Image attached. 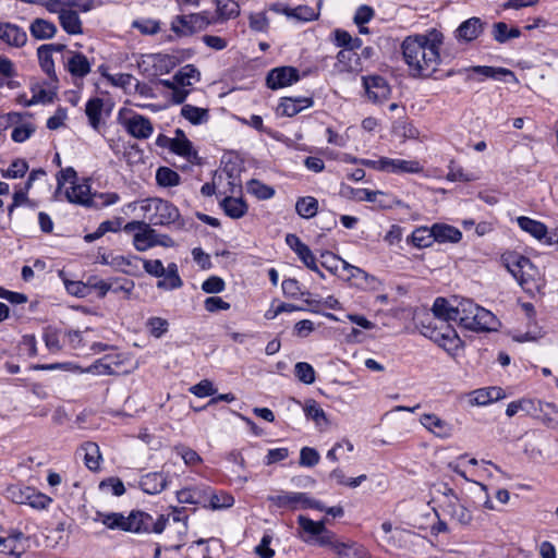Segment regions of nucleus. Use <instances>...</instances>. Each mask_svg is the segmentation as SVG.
I'll return each mask as SVG.
<instances>
[{
    "label": "nucleus",
    "mask_w": 558,
    "mask_h": 558,
    "mask_svg": "<svg viewBox=\"0 0 558 558\" xmlns=\"http://www.w3.org/2000/svg\"><path fill=\"white\" fill-rule=\"evenodd\" d=\"M444 35L432 29L426 35L408 36L401 45L404 62L414 77L432 75L440 62Z\"/></svg>",
    "instance_id": "obj_1"
},
{
    "label": "nucleus",
    "mask_w": 558,
    "mask_h": 558,
    "mask_svg": "<svg viewBox=\"0 0 558 558\" xmlns=\"http://www.w3.org/2000/svg\"><path fill=\"white\" fill-rule=\"evenodd\" d=\"M432 311L435 315L451 318L459 326L471 331L483 332L495 329V315L470 299L454 298L449 302L444 298H437Z\"/></svg>",
    "instance_id": "obj_2"
},
{
    "label": "nucleus",
    "mask_w": 558,
    "mask_h": 558,
    "mask_svg": "<svg viewBox=\"0 0 558 558\" xmlns=\"http://www.w3.org/2000/svg\"><path fill=\"white\" fill-rule=\"evenodd\" d=\"M96 521H100L110 530H120L133 533H161L168 522L163 514L156 520L144 511H132L128 517L119 512H97Z\"/></svg>",
    "instance_id": "obj_3"
},
{
    "label": "nucleus",
    "mask_w": 558,
    "mask_h": 558,
    "mask_svg": "<svg viewBox=\"0 0 558 558\" xmlns=\"http://www.w3.org/2000/svg\"><path fill=\"white\" fill-rule=\"evenodd\" d=\"M501 262L527 294L534 296L541 292L544 280L527 257L517 252H506L501 255Z\"/></svg>",
    "instance_id": "obj_4"
},
{
    "label": "nucleus",
    "mask_w": 558,
    "mask_h": 558,
    "mask_svg": "<svg viewBox=\"0 0 558 558\" xmlns=\"http://www.w3.org/2000/svg\"><path fill=\"white\" fill-rule=\"evenodd\" d=\"M201 73L193 64L182 66L172 78L160 80L159 83L169 89L168 97L174 104H183L195 83L199 82Z\"/></svg>",
    "instance_id": "obj_5"
},
{
    "label": "nucleus",
    "mask_w": 558,
    "mask_h": 558,
    "mask_svg": "<svg viewBox=\"0 0 558 558\" xmlns=\"http://www.w3.org/2000/svg\"><path fill=\"white\" fill-rule=\"evenodd\" d=\"M142 209L153 211L149 222L154 226H177L182 229L185 223L177 206L161 198H148L144 202Z\"/></svg>",
    "instance_id": "obj_6"
},
{
    "label": "nucleus",
    "mask_w": 558,
    "mask_h": 558,
    "mask_svg": "<svg viewBox=\"0 0 558 558\" xmlns=\"http://www.w3.org/2000/svg\"><path fill=\"white\" fill-rule=\"evenodd\" d=\"M298 523L304 533V536H300L305 543L331 548L337 538L336 534L326 527L325 520L313 521L305 515H299Z\"/></svg>",
    "instance_id": "obj_7"
},
{
    "label": "nucleus",
    "mask_w": 558,
    "mask_h": 558,
    "mask_svg": "<svg viewBox=\"0 0 558 558\" xmlns=\"http://www.w3.org/2000/svg\"><path fill=\"white\" fill-rule=\"evenodd\" d=\"M267 500L277 508L294 511L298 509L324 510V505L311 498L306 493L280 492L267 497Z\"/></svg>",
    "instance_id": "obj_8"
},
{
    "label": "nucleus",
    "mask_w": 558,
    "mask_h": 558,
    "mask_svg": "<svg viewBox=\"0 0 558 558\" xmlns=\"http://www.w3.org/2000/svg\"><path fill=\"white\" fill-rule=\"evenodd\" d=\"M210 24L206 12L178 15L171 22V29L179 36H185L199 32Z\"/></svg>",
    "instance_id": "obj_9"
},
{
    "label": "nucleus",
    "mask_w": 558,
    "mask_h": 558,
    "mask_svg": "<svg viewBox=\"0 0 558 558\" xmlns=\"http://www.w3.org/2000/svg\"><path fill=\"white\" fill-rule=\"evenodd\" d=\"M119 122L131 136L137 140H146L150 137L154 132L150 120L138 113H134L129 118H124L120 114Z\"/></svg>",
    "instance_id": "obj_10"
},
{
    "label": "nucleus",
    "mask_w": 558,
    "mask_h": 558,
    "mask_svg": "<svg viewBox=\"0 0 558 558\" xmlns=\"http://www.w3.org/2000/svg\"><path fill=\"white\" fill-rule=\"evenodd\" d=\"M300 80L299 70L293 66H280L272 69L266 78L270 89H279L296 83Z\"/></svg>",
    "instance_id": "obj_11"
},
{
    "label": "nucleus",
    "mask_w": 558,
    "mask_h": 558,
    "mask_svg": "<svg viewBox=\"0 0 558 558\" xmlns=\"http://www.w3.org/2000/svg\"><path fill=\"white\" fill-rule=\"evenodd\" d=\"M363 85L368 99L373 102H383L390 97V86L383 76H364Z\"/></svg>",
    "instance_id": "obj_12"
},
{
    "label": "nucleus",
    "mask_w": 558,
    "mask_h": 558,
    "mask_svg": "<svg viewBox=\"0 0 558 558\" xmlns=\"http://www.w3.org/2000/svg\"><path fill=\"white\" fill-rule=\"evenodd\" d=\"M170 150L183 158L190 163L199 165L197 151L193 148L192 142L185 136L181 129L175 130V137L171 141Z\"/></svg>",
    "instance_id": "obj_13"
},
{
    "label": "nucleus",
    "mask_w": 558,
    "mask_h": 558,
    "mask_svg": "<svg viewBox=\"0 0 558 558\" xmlns=\"http://www.w3.org/2000/svg\"><path fill=\"white\" fill-rule=\"evenodd\" d=\"M287 245L298 255L301 262L311 270L318 271L316 258L308 245L303 243L301 239L293 233L286 235Z\"/></svg>",
    "instance_id": "obj_14"
},
{
    "label": "nucleus",
    "mask_w": 558,
    "mask_h": 558,
    "mask_svg": "<svg viewBox=\"0 0 558 558\" xmlns=\"http://www.w3.org/2000/svg\"><path fill=\"white\" fill-rule=\"evenodd\" d=\"M0 40L10 47L21 48L27 43V34L16 24L0 22Z\"/></svg>",
    "instance_id": "obj_15"
},
{
    "label": "nucleus",
    "mask_w": 558,
    "mask_h": 558,
    "mask_svg": "<svg viewBox=\"0 0 558 558\" xmlns=\"http://www.w3.org/2000/svg\"><path fill=\"white\" fill-rule=\"evenodd\" d=\"M448 501L444 505L442 510L453 520L462 525H466L472 520L471 512L459 501L451 488L446 494Z\"/></svg>",
    "instance_id": "obj_16"
},
{
    "label": "nucleus",
    "mask_w": 558,
    "mask_h": 558,
    "mask_svg": "<svg viewBox=\"0 0 558 558\" xmlns=\"http://www.w3.org/2000/svg\"><path fill=\"white\" fill-rule=\"evenodd\" d=\"M485 23L480 17H470L462 22L456 29L458 41L471 43L475 40L484 31Z\"/></svg>",
    "instance_id": "obj_17"
},
{
    "label": "nucleus",
    "mask_w": 558,
    "mask_h": 558,
    "mask_svg": "<svg viewBox=\"0 0 558 558\" xmlns=\"http://www.w3.org/2000/svg\"><path fill=\"white\" fill-rule=\"evenodd\" d=\"M421 424L440 438H448L452 434V426L447 421L441 420L435 414H423Z\"/></svg>",
    "instance_id": "obj_18"
},
{
    "label": "nucleus",
    "mask_w": 558,
    "mask_h": 558,
    "mask_svg": "<svg viewBox=\"0 0 558 558\" xmlns=\"http://www.w3.org/2000/svg\"><path fill=\"white\" fill-rule=\"evenodd\" d=\"M168 483L167 475L162 472H151L143 475L140 481L142 490L149 495L161 493Z\"/></svg>",
    "instance_id": "obj_19"
},
{
    "label": "nucleus",
    "mask_w": 558,
    "mask_h": 558,
    "mask_svg": "<svg viewBox=\"0 0 558 558\" xmlns=\"http://www.w3.org/2000/svg\"><path fill=\"white\" fill-rule=\"evenodd\" d=\"M313 104L311 97H284L280 101L279 109L282 116L294 117L303 109L312 107Z\"/></svg>",
    "instance_id": "obj_20"
},
{
    "label": "nucleus",
    "mask_w": 558,
    "mask_h": 558,
    "mask_svg": "<svg viewBox=\"0 0 558 558\" xmlns=\"http://www.w3.org/2000/svg\"><path fill=\"white\" fill-rule=\"evenodd\" d=\"M450 322L453 320L434 314V317L427 324L422 323L421 333L426 338H428V332H433V335L439 332V336H441V333H457L456 329L450 325Z\"/></svg>",
    "instance_id": "obj_21"
},
{
    "label": "nucleus",
    "mask_w": 558,
    "mask_h": 558,
    "mask_svg": "<svg viewBox=\"0 0 558 558\" xmlns=\"http://www.w3.org/2000/svg\"><path fill=\"white\" fill-rule=\"evenodd\" d=\"M466 72L472 74H478L486 78L493 80H506L507 77H511L513 82H517L515 74L506 68H494L488 65H474L465 69Z\"/></svg>",
    "instance_id": "obj_22"
},
{
    "label": "nucleus",
    "mask_w": 558,
    "mask_h": 558,
    "mask_svg": "<svg viewBox=\"0 0 558 558\" xmlns=\"http://www.w3.org/2000/svg\"><path fill=\"white\" fill-rule=\"evenodd\" d=\"M65 66L72 76L84 77L90 72L88 59L81 52H69Z\"/></svg>",
    "instance_id": "obj_23"
},
{
    "label": "nucleus",
    "mask_w": 558,
    "mask_h": 558,
    "mask_svg": "<svg viewBox=\"0 0 558 558\" xmlns=\"http://www.w3.org/2000/svg\"><path fill=\"white\" fill-rule=\"evenodd\" d=\"M335 68L339 72H354L361 68L360 56L352 49H342L337 54Z\"/></svg>",
    "instance_id": "obj_24"
},
{
    "label": "nucleus",
    "mask_w": 558,
    "mask_h": 558,
    "mask_svg": "<svg viewBox=\"0 0 558 558\" xmlns=\"http://www.w3.org/2000/svg\"><path fill=\"white\" fill-rule=\"evenodd\" d=\"M205 499V508L213 510L229 508L234 504V498L231 495L225 492H216L209 486H206Z\"/></svg>",
    "instance_id": "obj_25"
},
{
    "label": "nucleus",
    "mask_w": 558,
    "mask_h": 558,
    "mask_svg": "<svg viewBox=\"0 0 558 558\" xmlns=\"http://www.w3.org/2000/svg\"><path fill=\"white\" fill-rule=\"evenodd\" d=\"M65 197L70 203L90 206V185L88 183H74L65 191Z\"/></svg>",
    "instance_id": "obj_26"
},
{
    "label": "nucleus",
    "mask_w": 558,
    "mask_h": 558,
    "mask_svg": "<svg viewBox=\"0 0 558 558\" xmlns=\"http://www.w3.org/2000/svg\"><path fill=\"white\" fill-rule=\"evenodd\" d=\"M432 232H434L435 242L439 243H458L462 238V233L458 228L446 223H434Z\"/></svg>",
    "instance_id": "obj_27"
},
{
    "label": "nucleus",
    "mask_w": 558,
    "mask_h": 558,
    "mask_svg": "<svg viewBox=\"0 0 558 558\" xmlns=\"http://www.w3.org/2000/svg\"><path fill=\"white\" fill-rule=\"evenodd\" d=\"M205 493L206 486L186 487L177 493V498L180 504H191L205 508Z\"/></svg>",
    "instance_id": "obj_28"
},
{
    "label": "nucleus",
    "mask_w": 558,
    "mask_h": 558,
    "mask_svg": "<svg viewBox=\"0 0 558 558\" xmlns=\"http://www.w3.org/2000/svg\"><path fill=\"white\" fill-rule=\"evenodd\" d=\"M156 236L157 231L153 229L149 223H147L145 229L140 230V232H135L133 234L134 247L138 252H144L150 247H154L157 245Z\"/></svg>",
    "instance_id": "obj_29"
},
{
    "label": "nucleus",
    "mask_w": 558,
    "mask_h": 558,
    "mask_svg": "<svg viewBox=\"0 0 558 558\" xmlns=\"http://www.w3.org/2000/svg\"><path fill=\"white\" fill-rule=\"evenodd\" d=\"M29 32L35 39H50L56 35L57 26L52 22L38 17L31 23Z\"/></svg>",
    "instance_id": "obj_30"
},
{
    "label": "nucleus",
    "mask_w": 558,
    "mask_h": 558,
    "mask_svg": "<svg viewBox=\"0 0 558 558\" xmlns=\"http://www.w3.org/2000/svg\"><path fill=\"white\" fill-rule=\"evenodd\" d=\"M104 111V99L99 97L90 98L85 106V113L89 125L98 131L101 124V116Z\"/></svg>",
    "instance_id": "obj_31"
},
{
    "label": "nucleus",
    "mask_w": 558,
    "mask_h": 558,
    "mask_svg": "<svg viewBox=\"0 0 558 558\" xmlns=\"http://www.w3.org/2000/svg\"><path fill=\"white\" fill-rule=\"evenodd\" d=\"M423 166L417 160L388 158L387 172L391 173H421Z\"/></svg>",
    "instance_id": "obj_32"
},
{
    "label": "nucleus",
    "mask_w": 558,
    "mask_h": 558,
    "mask_svg": "<svg viewBox=\"0 0 558 558\" xmlns=\"http://www.w3.org/2000/svg\"><path fill=\"white\" fill-rule=\"evenodd\" d=\"M61 27L70 35H78L83 33L82 21L76 11L68 8L59 16Z\"/></svg>",
    "instance_id": "obj_33"
},
{
    "label": "nucleus",
    "mask_w": 558,
    "mask_h": 558,
    "mask_svg": "<svg viewBox=\"0 0 558 558\" xmlns=\"http://www.w3.org/2000/svg\"><path fill=\"white\" fill-rule=\"evenodd\" d=\"M220 206L232 219H240L247 213V205L242 198L227 196L220 202Z\"/></svg>",
    "instance_id": "obj_34"
},
{
    "label": "nucleus",
    "mask_w": 558,
    "mask_h": 558,
    "mask_svg": "<svg viewBox=\"0 0 558 558\" xmlns=\"http://www.w3.org/2000/svg\"><path fill=\"white\" fill-rule=\"evenodd\" d=\"M504 397V390L499 387L482 388L473 391L471 403L476 405H486Z\"/></svg>",
    "instance_id": "obj_35"
},
{
    "label": "nucleus",
    "mask_w": 558,
    "mask_h": 558,
    "mask_svg": "<svg viewBox=\"0 0 558 558\" xmlns=\"http://www.w3.org/2000/svg\"><path fill=\"white\" fill-rule=\"evenodd\" d=\"M517 222L523 231L530 233L535 239H546L547 227L543 222L531 219L525 216L518 217Z\"/></svg>",
    "instance_id": "obj_36"
},
{
    "label": "nucleus",
    "mask_w": 558,
    "mask_h": 558,
    "mask_svg": "<svg viewBox=\"0 0 558 558\" xmlns=\"http://www.w3.org/2000/svg\"><path fill=\"white\" fill-rule=\"evenodd\" d=\"M80 451L84 452V463L90 471H97L100 465L101 453L96 442L87 441L83 444Z\"/></svg>",
    "instance_id": "obj_37"
},
{
    "label": "nucleus",
    "mask_w": 558,
    "mask_h": 558,
    "mask_svg": "<svg viewBox=\"0 0 558 558\" xmlns=\"http://www.w3.org/2000/svg\"><path fill=\"white\" fill-rule=\"evenodd\" d=\"M181 116L194 125L206 123L209 120L208 109L192 105H183Z\"/></svg>",
    "instance_id": "obj_38"
},
{
    "label": "nucleus",
    "mask_w": 558,
    "mask_h": 558,
    "mask_svg": "<svg viewBox=\"0 0 558 558\" xmlns=\"http://www.w3.org/2000/svg\"><path fill=\"white\" fill-rule=\"evenodd\" d=\"M492 35L497 43L504 44L509 39L520 37L521 31L518 27L509 28L505 22H497L493 24Z\"/></svg>",
    "instance_id": "obj_39"
},
{
    "label": "nucleus",
    "mask_w": 558,
    "mask_h": 558,
    "mask_svg": "<svg viewBox=\"0 0 558 558\" xmlns=\"http://www.w3.org/2000/svg\"><path fill=\"white\" fill-rule=\"evenodd\" d=\"M162 277L163 279L159 280L157 283L158 288L173 290L181 288L183 284L178 272V266L174 263H170L167 269L165 268V275Z\"/></svg>",
    "instance_id": "obj_40"
},
{
    "label": "nucleus",
    "mask_w": 558,
    "mask_h": 558,
    "mask_svg": "<svg viewBox=\"0 0 558 558\" xmlns=\"http://www.w3.org/2000/svg\"><path fill=\"white\" fill-rule=\"evenodd\" d=\"M428 338L430 340H433L435 343H437L439 347H441L444 350H446L447 352H453L456 351L459 347H460V343H461V340L458 336V333H452V335H448V333H441V336H439V332H435V335H433V332H428Z\"/></svg>",
    "instance_id": "obj_41"
},
{
    "label": "nucleus",
    "mask_w": 558,
    "mask_h": 558,
    "mask_svg": "<svg viewBox=\"0 0 558 558\" xmlns=\"http://www.w3.org/2000/svg\"><path fill=\"white\" fill-rule=\"evenodd\" d=\"M295 210L302 218H313L317 214L318 202L312 196L300 197L296 201Z\"/></svg>",
    "instance_id": "obj_42"
},
{
    "label": "nucleus",
    "mask_w": 558,
    "mask_h": 558,
    "mask_svg": "<svg viewBox=\"0 0 558 558\" xmlns=\"http://www.w3.org/2000/svg\"><path fill=\"white\" fill-rule=\"evenodd\" d=\"M411 242L415 247L418 248L429 247L435 242L432 227L416 228L411 234Z\"/></svg>",
    "instance_id": "obj_43"
},
{
    "label": "nucleus",
    "mask_w": 558,
    "mask_h": 558,
    "mask_svg": "<svg viewBox=\"0 0 558 558\" xmlns=\"http://www.w3.org/2000/svg\"><path fill=\"white\" fill-rule=\"evenodd\" d=\"M180 180L179 173L168 167H160L156 172V181L163 187L177 186Z\"/></svg>",
    "instance_id": "obj_44"
},
{
    "label": "nucleus",
    "mask_w": 558,
    "mask_h": 558,
    "mask_svg": "<svg viewBox=\"0 0 558 558\" xmlns=\"http://www.w3.org/2000/svg\"><path fill=\"white\" fill-rule=\"evenodd\" d=\"M304 413L305 416L308 420L314 421L317 426H320L323 423H327L326 413L315 400L306 401L304 405Z\"/></svg>",
    "instance_id": "obj_45"
},
{
    "label": "nucleus",
    "mask_w": 558,
    "mask_h": 558,
    "mask_svg": "<svg viewBox=\"0 0 558 558\" xmlns=\"http://www.w3.org/2000/svg\"><path fill=\"white\" fill-rule=\"evenodd\" d=\"M37 56L43 71L52 80H57L52 53L46 47H38Z\"/></svg>",
    "instance_id": "obj_46"
},
{
    "label": "nucleus",
    "mask_w": 558,
    "mask_h": 558,
    "mask_svg": "<svg viewBox=\"0 0 558 558\" xmlns=\"http://www.w3.org/2000/svg\"><path fill=\"white\" fill-rule=\"evenodd\" d=\"M446 179L451 182H472L477 180V177L473 172L464 171L462 167H459L451 161Z\"/></svg>",
    "instance_id": "obj_47"
},
{
    "label": "nucleus",
    "mask_w": 558,
    "mask_h": 558,
    "mask_svg": "<svg viewBox=\"0 0 558 558\" xmlns=\"http://www.w3.org/2000/svg\"><path fill=\"white\" fill-rule=\"evenodd\" d=\"M248 27L255 33H267L269 20L265 12H255L248 15Z\"/></svg>",
    "instance_id": "obj_48"
},
{
    "label": "nucleus",
    "mask_w": 558,
    "mask_h": 558,
    "mask_svg": "<svg viewBox=\"0 0 558 558\" xmlns=\"http://www.w3.org/2000/svg\"><path fill=\"white\" fill-rule=\"evenodd\" d=\"M247 191L259 199H268L275 194V190L271 186L266 185L258 180H251L247 183Z\"/></svg>",
    "instance_id": "obj_49"
},
{
    "label": "nucleus",
    "mask_w": 558,
    "mask_h": 558,
    "mask_svg": "<svg viewBox=\"0 0 558 558\" xmlns=\"http://www.w3.org/2000/svg\"><path fill=\"white\" fill-rule=\"evenodd\" d=\"M294 374L300 381L306 385H311L315 381V371L313 366L306 362L296 363Z\"/></svg>",
    "instance_id": "obj_50"
},
{
    "label": "nucleus",
    "mask_w": 558,
    "mask_h": 558,
    "mask_svg": "<svg viewBox=\"0 0 558 558\" xmlns=\"http://www.w3.org/2000/svg\"><path fill=\"white\" fill-rule=\"evenodd\" d=\"M217 12L222 19H232L240 13L239 4L233 0H218Z\"/></svg>",
    "instance_id": "obj_51"
},
{
    "label": "nucleus",
    "mask_w": 558,
    "mask_h": 558,
    "mask_svg": "<svg viewBox=\"0 0 558 558\" xmlns=\"http://www.w3.org/2000/svg\"><path fill=\"white\" fill-rule=\"evenodd\" d=\"M28 170V163L24 159H15L7 170H2V175L9 179L23 178Z\"/></svg>",
    "instance_id": "obj_52"
},
{
    "label": "nucleus",
    "mask_w": 558,
    "mask_h": 558,
    "mask_svg": "<svg viewBox=\"0 0 558 558\" xmlns=\"http://www.w3.org/2000/svg\"><path fill=\"white\" fill-rule=\"evenodd\" d=\"M174 451L178 456H180L183 459L186 465H196L203 461L201 456L195 450L184 445L175 446Z\"/></svg>",
    "instance_id": "obj_53"
},
{
    "label": "nucleus",
    "mask_w": 558,
    "mask_h": 558,
    "mask_svg": "<svg viewBox=\"0 0 558 558\" xmlns=\"http://www.w3.org/2000/svg\"><path fill=\"white\" fill-rule=\"evenodd\" d=\"M51 501L52 499L50 497L32 488V493L28 494L25 505H28L34 509L43 510L46 509Z\"/></svg>",
    "instance_id": "obj_54"
},
{
    "label": "nucleus",
    "mask_w": 558,
    "mask_h": 558,
    "mask_svg": "<svg viewBox=\"0 0 558 558\" xmlns=\"http://www.w3.org/2000/svg\"><path fill=\"white\" fill-rule=\"evenodd\" d=\"M320 456L318 451L311 447H303L300 451V465L312 468L319 462Z\"/></svg>",
    "instance_id": "obj_55"
},
{
    "label": "nucleus",
    "mask_w": 558,
    "mask_h": 558,
    "mask_svg": "<svg viewBox=\"0 0 558 558\" xmlns=\"http://www.w3.org/2000/svg\"><path fill=\"white\" fill-rule=\"evenodd\" d=\"M169 323L161 317H151L147 320V328L155 338H160L168 331Z\"/></svg>",
    "instance_id": "obj_56"
},
{
    "label": "nucleus",
    "mask_w": 558,
    "mask_h": 558,
    "mask_svg": "<svg viewBox=\"0 0 558 558\" xmlns=\"http://www.w3.org/2000/svg\"><path fill=\"white\" fill-rule=\"evenodd\" d=\"M226 289V282L218 276H210L202 283V290L208 294L220 293Z\"/></svg>",
    "instance_id": "obj_57"
},
{
    "label": "nucleus",
    "mask_w": 558,
    "mask_h": 558,
    "mask_svg": "<svg viewBox=\"0 0 558 558\" xmlns=\"http://www.w3.org/2000/svg\"><path fill=\"white\" fill-rule=\"evenodd\" d=\"M87 288H88V294L90 293L92 290H97L98 296L105 298L106 294L112 288V284L102 279H99L96 276H90L87 278Z\"/></svg>",
    "instance_id": "obj_58"
},
{
    "label": "nucleus",
    "mask_w": 558,
    "mask_h": 558,
    "mask_svg": "<svg viewBox=\"0 0 558 558\" xmlns=\"http://www.w3.org/2000/svg\"><path fill=\"white\" fill-rule=\"evenodd\" d=\"M216 391L217 390L214 387L213 383L208 379H203L198 384L190 388V392L198 398L214 396Z\"/></svg>",
    "instance_id": "obj_59"
},
{
    "label": "nucleus",
    "mask_w": 558,
    "mask_h": 558,
    "mask_svg": "<svg viewBox=\"0 0 558 558\" xmlns=\"http://www.w3.org/2000/svg\"><path fill=\"white\" fill-rule=\"evenodd\" d=\"M76 171L72 167H68L65 169H61L57 174V191L60 192L66 182L72 184L76 183Z\"/></svg>",
    "instance_id": "obj_60"
},
{
    "label": "nucleus",
    "mask_w": 558,
    "mask_h": 558,
    "mask_svg": "<svg viewBox=\"0 0 558 558\" xmlns=\"http://www.w3.org/2000/svg\"><path fill=\"white\" fill-rule=\"evenodd\" d=\"M84 372L96 375H112L114 374V368L107 362V359H101L88 366Z\"/></svg>",
    "instance_id": "obj_61"
},
{
    "label": "nucleus",
    "mask_w": 558,
    "mask_h": 558,
    "mask_svg": "<svg viewBox=\"0 0 558 558\" xmlns=\"http://www.w3.org/2000/svg\"><path fill=\"white\" fill-rule=\"evenodd\" d=\"M204 307L207 312L215 313L218 311H228L231 305L219 296H208L204 301Z\"/></svg>",
    "instance_id": "obj_62"
},
{
    "label": "nucleus",
    "mask_w": 558,
    "mask_h": 558,
    "mask_svg": "<svg viewBox=\"0 0 558 558\" xmlns=\"http://www.w3.org/2000/svg\"><path fill=\"white\" fill-rule=\"evenodd\" d=\"M374 14L375 12L372 7L366 4L360 5L354 14V23L359 26H362L368 23L373 19Z\"/></svg>",
    "instance_id": "obj_63"
},
{
    "label": "nucleus",
    "mask_w": 558,
    "mask_h": 558,
    "mask_svg": "<svg viewBox=\"0 0 558 558\" xmlns=\"http://www.w3.org/2000/svg\"><path fill=\"white\" fill-rule=\"evenodd\" d=\"M35 132V128L27 123L15 126L12 131L11 137L16 143L25 142L33 133Z\"/></svg>",
    "instance_id": "obj_64"
}]
</instances>
